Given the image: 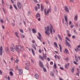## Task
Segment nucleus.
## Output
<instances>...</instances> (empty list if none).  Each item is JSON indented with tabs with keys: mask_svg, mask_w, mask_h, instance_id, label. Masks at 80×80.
Returning a JSON list of instances; mask_svg holds the SVG:
<instances>
[{
	"mask_svg": "<svg viewBox=\"0 0 80 80\" xmlns=\"http://www.w3.org/2000/svg\"><path fill=\"white\" fill-rule=\"evenodd\" d=\"M75 60L76 62H78V57L75 58Z\"/></svg>",
	"mask_w": 80,
	"mask_h": 80,
	"instance_id": "obj_34",
	"label": "nucleus"
},
{
	"mask_svg": "<svg viewBox=\"0 0 80 80\" xmlns=\"http://www.w3.org/2000/svg\"><path fill=\"white\" fill-rule=\"evenodd\" d=\"M15 48L13 44H12V46L11 47V50L12 52H13L15 51V49L14 48Z\"/></svg>",
	"mask_w": 80,
	"mask_h": 80,
	"instance_id": "obj_9",
	"label": "nucleus"
},
{
	"mask_svg": "<svg viewBox=\"0 0 80 80\" xmlns=\"http://www.w3.org/2000/svg\"><path fill=\"white\" fill-rule=\"evenodd\" d=\"M38 21H40V18H38Z\"/></svg>",
	"mask_w": 80,
	"mask_h": 80,
	"instance_id": "obj_64",
	"label": "nucleus"
},
{
	"mask_svg": "<svg viewBox=\"0 0 80 80\" xmlns=\"http://www.w3.org/2000/svg\"><path fill=\"white\" fill-rule=\"evenodd\" d=\"M64 9L65 10V11L67 12L68 13V12H69V10H68V8L67 6H65L64 7Z\"/></svg>",
	"mask_w": 80,
	"mask_h": 80,
	"instance_id": "obj_14",
	"label": "nucleus"
},
{
	"mask_svg": "<svg viewBox=\"0 0 80 80\" xmlns=\"http://www.w3.org/2000/svg\"><path fill=\"white\" fill-rule=\"evenodd\" d=\"M69 25H71L72 24V22L71 21H69Z\"/></svg>",
	"mask_w": 80,
	"mask_h": 80,
	"instance_id": "obj_55",
	"label": "nucleus"
},
{
	"mask_svg": "<svg viewBox=\"0 0 80 80\" xmlns=\"http://www.w3.org/2000/svg\"><path fill=\"white\" fill-rule=\"evenodd\" d=\"M45 33L47 35H50V32H49V26H48L47 28L45 27Z\"/></svg>",
	"mask_w": 80,
	"mask_h": 80,
	"instance_id": "obj_3",
	"label": "nucleus"
},
{
	"mask_svg": "<svg viewBox=\"0 0 80 80\" xmlns=\"http://www.w3.org/2000/svg\"><path fill=\"white\" fill-rule=\"evenodd\" d=\"M54 45L55 46L56 48H58V46L57 45V44L55 42H54Z\"/></svg>",
	"mask_w": 80,
	"mask_h": 80,
	"instance_id": "obj_23",
	"label": "nucleus"
},
{
	"mask_svg": "<svg viewBox=\"0 0 80 80\" xmlns=\"http://www.w3.org/2000/svg\"><path fill=\"white\" fill-rule=\"evenodd\" d=\"M39 63L41 67V68H43V63H42L41 61H39Z\"/></svg>",
	"mask_w": 80,
	"mask_h": 80,
	"instance_id": "obj_17",
	"label": "nucleus"
},
{
	"mask_svg": "<svg viewBox=\"0 0 80 80\" xmlns=\"http://www.w3.org/2000/svg\"><path fill=\"white\" fill-rule=\"evenodd\" d=\"M20 32H21V33H23V30H22V29H20Z\"/></svg>",
	"mask_w": 80,
	"mask_h": 80,
	"instance_id": "obj_42",
	"label": "nucleus"
},
{
	"mask_svg": "<svg viewBox=\"0 0 80 80\" xmlns=\"http://www.w3.org/2000/svg\"><path fill=\"white\" fill-rule=\"evenodd\" d=\"M69 1H70V2H72V3H73L74 1H73V0H69Z\"/></svg>",
	"mask_w": 80,
	"mask_h": 80,
	"instance_id": "obj_47",
	"label": "nucleus"
},
{
	"mask_svg": "<svg viewBox=\"0 0 80 80\" xmlns=\"http://www.w3.org/2000/svg\"><path fill=\"white\" fill-rule=\"evenodd\" d=\"M32 42L33 43H35V41L33 40L32 41Z\"/></svg>",
	"mask_w": 80,
	"mask_h": 80,
	"instance_id": "obj_49",
	"label": "nucleus"
},
{
	"mask_svg": "<svg viewBox=\"0 0 80 80\" xmlns=\"http://www.w3.org/2000/svg\"><path fill=\"white\" fill-rule=\"evenodd\" d=\"M18 62H19V60H18V59H16L15 60V62H16V63H18Z\"/></svg>",
	"mask_w": 80,
	"mask_h": 80,
	"instance_id": "obj_37",
	"label": "nucleus"
},
{
	"mask_svg": "<svg viewBox=\"0 0 80 80\" xmlns=\"http://www.w3.org/2000/svg\"><path fill=\"white\" fill-rule=\"evenodd\" d=\"M65 43L67 46H68L69 47H70L71 46H70V43L68 42H67V40H65Z\"/></svg>",
	"mask_w": 80,
	"mask_h": 80,
	"instance_id": "obj_10",
	"label": "nucleus"
},
{
	"mask_svg": "<svg viewBox=\"0 0 80 80\" xmlns=\"http://www.w3.org/2000/svg\"><path fill=\"white\" fill-rule=\"evenodd\" d=\"M64 19L66 22V23H65V25H66L67 26H68V22L67 16V15H64Z\"/></svg>",
	"mask_w": 80,
	"mask_h": 80,
	"instance_id": "obj_6",
	"label": "nucleus"
},
{
	"mask_svg": "<svg viewBox=\"0 0 80 80\" xmlns=\"http://www.w3.org/2000/svg\"><path fill=\"white\" fill-rule=\"evenodd\" d=\"M15 35L16 37H18V38H20V37H19V36L18 35V33H17V32H15Z\"/></svg>",
	"mask_w": 80,
	"mask_h": 80,
	"instance_id": "obj_25",
	"label": "nucleus"
},
{
	"mask_svg": "<svg viewBox=\"0 0 80 80\" xmlns=\"http://www.w3.org/2000/svg\"><path fill=\"white\" fill-rule=\"evenodd\" d=\"M8 80H10V77H9V76L8 77Z\"/></svg>",
	"mask_w": 80,
	"mask_h": 80,
	"instance_id": "obj_62",
	"label": "nucleus"
},
{
	"mask_svg": "<svg viewBox=\"0 0 80 80\" xmlns=\"http://www.w3.org/2000/svg\"><path fill=\"white\" fill-rule=\"evenodd\" d=\"M6 52H8L9 51V48H6Z\"/></svg>",
	"mask_w": 80,
	"mask_h": 80,
	"instance_id": "obj_33",
	"label": "nucleus"
},
{
	"mask_svg": "<svg viewBox=\"0 0 80 80\" xmlns=\"http://www.w3.org/2000/svg\"><path fill=\"white\" fill-rule=\"evenodd\" d=\"M38 35L39 37L37 36L38 39V40H39L41 42H42V39H41V34H40V33H38Z\"/></svg>",
	"mask_w": 80,
	"mask_h": 80,
	"instance_id": "obj_11",
	"label": "nucleus"
},
{
	"mask_svg": "<svg viewBox=\"0 0 80 80\" xmlns=\"http://www.w3.org/2000/svg\"><path fill=\"white\" fill-rule=\"evenodd\" d=\"M0 75H2V72L1 70H0Z\"/></svg>",
	"mask_w": 80,
	"mask_h": 80,
	"instance_id": "obj_54",
	"label": "nucleus"
},
{
	"mask_svg": "<svg viewBox=\"0 0 80 80\" xmlns=\"http://www.w3.org/2000/svg\"><path fill=\"white\" fill-rule=\"evenodd\" d=\"M39 52L40 53H41V49H39Z\"/></svg>",
	"mask_w": 80,
	"mask_h": 80,
	"instance_id": "obj_60",
	"label": "nucleus"
},
{
	"mask_svg": "<svg viewBox=\"0 0 80 80\" xmlns=\"http://www.w3.org/2000/svg\"><path fill=\"white\" fill-rule=\"evenodd\" d=\"M15 49L18 53H19L20 51H22L23 49V47L20 45L16 46Z\"/></svg>",
	"mask_w": 80,
	"mask_h": 80,
	"instance_id": "obj_1",
	"label": "nucleus"
},
{
	"mask_svg": "<svg viewBox=\"0 0 80 80\" xmlns=\"http://www.w3.org/2000/svg\"><path fill=\"white\" fill-rule=\"evenodd\" d=\"M60 68L61 69V70H63L64 69H63V67H60Z\"/></svg>",
	"mask_w": 80,
	"mask_h": 80,
	"instance_id": "obj_50",
	"label": "nucleus"
},
{
	"mask_svg": "<svg viewBox=\"0 0 80 80\" xmlns=\"http://www.w3.org/2000/svg\"><path fill=\"white\" fill-rule=\"evenodd\" d=\"M21 37L22 38H25V36H24V35H23V34L21 35Z\"/></svg>",
	"mask_w": 80,
	"mask_h": 80,
	"instance_id": "obj_43",
	"label": "nucleus"
},
{
	"mask_svg": "<svg viewBox=\"0 0 80 80\" xmlns=\"http://www.w3.org/2000/svg\"><path fill=\"white\" fill-rule=\"evenodd\" d=\"M58 45L60 47V52H62V48L61 47V46H60V44H58Z\"/></svg>",
	"mask_w": 80,
	"mask_h": 80,
	"instance_id": "obj_28",
	"label": "nucleus"
},
{
	"mask_svg": "<svg viewBox=\"0 0 80 80\" xmlns=\"http://www.w3.org/2000/svg\"><path fill=\"white\" fill-rule=\"evenodd\" d=\"M1 23H3V20L2 19H1L0 20Z\"/></svg>",
	"mask_w": 80,
	"mask_h": 80,
	"instance_id": "obj_44",
	"label": "nucleus"
},
{
	"mask_svg": "<svg viewBox=\"0 0 80 80\" xmlns=\"http://www.w3.org/2000/svg\"><path fill=\"white\" fill-rule=\"evenodd\" d=\"M32 32L33 33H37L36 30H35V29L34 28H32Z\"/></svg>",
	"mask_w": 80,
	"mask_h": 80,
	"instance_id": "obj_22",
	"label": "nucleus"
},
{
	"mask_svg": "<svg viewBox=\"0 0 80 80\" xmlns=\"http://www.w3.org/2000/svg\"><path fill=\"white\" fill-rule=\"evenodd\" d=\"M33 1H34V2L35 3H38V2H37V1L36 0H33Z\"/></svg>",
	"mask_w": 80,
	"mask_h": 80,
	"instance_id": "obj_58",
	"label": "nucleus"
},
{
	"mask_svg": "<svg viewBox=\"0 0 80 80\" xmlns=\"http://www.w3.org/2000/svg\"><path fill=\"white\" fill-rule=\"evenodd\" d=\"M9 74L11 76H13V72L12 71H10L9 72Z\"/></svg>",
	"mask_w": 80,
	"mask_h": 80,
	"instance_id": "obj_26",
	"label": "nucleus"
},
{
	"mask_svg": "<svg viewBox=\"0 0 80 80\" xmlns=\"http://www.w3.org/2000/svg\"><path fill=\"white\" fill-rule=\"evenodd\" d=\"M50 64L51 65H53V62H50Z\"/></svg>",
	"mask_w": 80,
	"mask_h": 80,
	"instance_id": "obj_57",
	"label": "nucleus"
},
{
	"mask_svg": "<svg viewBox=\"0 0 80 80\" xmlns=\"http://www.w3.org/2000/svg\"><path fill=\"white\" fill-rule=\"evenodd\" d=\"M47 60H48V61H50V58H47Z\"/></svg>",
	"mask_w": 80,
	"mask_h": 80,
	"instance_id": "obj_46",
	"label": "nucleus"
},
{
	"mask_svg": "<svg viewBox=\"0 0 80 80\" xmlns=\"http://www.w3.org/2000/svg\"><path fill=\"white\" fill-rule=\"evenodd\" d=\"M37 6H38V7L37 8V6H35V9L36 10V11H37V10L38 9H40V4H38Z\"/></svg>",
	"mask_w": 80,
	"mask_h": 80,
	"instance_id": "obj_13",
	"label": "nucleus"
},
{
	"mask_svg": "<svg viewBox=\"0 0 80 80\" xmlns=\"http://www.w3.org/2000/svg\"><path fill=\"white\" fill-rule=\"evenodd\" d=\"M41 11L42 12V11H43V5H42V4H41Z\"/></svg>",
	"mask_w": 80,
	"mask_h": 80,
	"instance_id": "obj_21",
	"label": "nucleus"
},
{
	"mask_svg": "<svg viewBox=\"0 0 80 80\" xmlns=\"http://www.w3.org/2000/svg\"><path fill=\"white\" fill-rule=\"evenodd\" d=\"M52 30H53V33H55V30L53 29V27L52 26V25L50 24L49 26V31H50L51 34H52Z\"/></svg>",
	"mask_w": 80,
	"mask_h": 80,
	"instance_id": "obj_4",
	"label": "nucleus"
},
{
	"mask_svg": "<svg viewBox=\"0 0 80 80\" xmlns=\"http://www.w3.org/2000/svg\"><path fill=\"white\" fill-rule=\"evenodd\" d=\"M70 27L71 28H72L74 27V26L73 25H71Z\"/></svg>",
	"mask_w": 80,
	"mask_h": 80,
	"instance_id": "obj_41",
	"label": "nucleus"
},
{
	"mask_svg": "<svg viewBox=\"0 0 80 80\" xmlns=\"http://www.w3.org/2000/svg\"><path fill=\"white\" fill-rule=\"evenodd\" d=\"M31 50L32 51V53L33 55H35V52H34V51L32 49H31Z\"/></svg>",
	"mask_w": 80,
	"mask_h": 80,
	"instance_id": "obj_31",
	"label": "nucleus"
},
{
	"mask_svg": "<svg viewBox=\"0 0 80 80\" xmlns=\"http://www.w3.org/2000/svg\"><path fill=\"white\" fill-rule=\"evenodd\" d=\"M75 50L76 52H77L78 51H80V45L76 47V49H75Z\"/></svg>",
	"mask_w": 80,
	"mask_h": 80,
	"instance_id": "obj_8",
	"label": "nucleus"
},
{
	"mask_svg": "<svg viewBox=\"0 0 80 80\" xmlns=\"http://www.w3.org/2000/svg\"><path fill=\"white\" fill-rule=\"evenodd\" d=\"M58 37L61 40H62V38H61L60 35L59 34H58Z\"/></svg>",
	"mask_w": 80,
	"mask_h": 80,
	"instance_id": "obj_30",
	"label": "nucleus"
},
{
	"mask_svg": "<svg viewBox=\"0 0 80 80\" xmlns=\"http://www.w3.org/2000/svg\"><path fill=\"white\" fill-rule=\"evenodd\" d=\"M69 63H68L67 64L65 65V68L66 69H68V67L69 66Z\"/></svg>",
	"mask_w": 80,
	"mask_h": 80,
	"instance_id": "obj_19",
	"label": "nucleus"
},
{
	"mask_svg": "<svg viewBox=\"0 0 80 80\" xmlns=\"http://www.w3.org/2000/svg\"><path fill=\"white\" fill-rule=\"evenodd\" d=\"M74 32L76 34H77V32H76V30H74Z\"/></svg>",
	"mask_w": 80,
	"mask_h": 80,
	"instance_id": "obj_56",
	"label": "nucleus"
},
{
	"mask_svg": "<svg viewBox=\"0 0 80 80\" xmlns=\"http://www.w3.org/2000/svg\"><path fill=\"white\" fill-rule=\"evenodd\" d=\"M66 39L67 40H68V41L69 42H70V39H68V38L66 37Z\"/></svg>",
	"mask_w": 80,
	"mask_h": 80,
	"instance_id": "obj_38",
	"label": "nucleus"
},
{
	"mask_svg": "<svg viewBox=\"0 0 80 80\" xmlns=\"http://www.w3.org/2000/svg\"><path fill=\"white\" fill-rule=\"evenodd\" d=\"M13 6L15 8L16 10H17V7L16 6V5L15 4H13Z\"/></svg>",
	"mask_w": 80,
	"mask_h": 80,
	"instance_id": "obj_35",
	"label": "nucleus"
},
{
	"mask_svg": "<svg viewBox=\"0 0 80 80\" xmlns=\"http://www.w3.org/2000/svg\"><path fill=\"white\" fill-rule=\"evenodd\" d=\"M54 9L55 11H57V7H54Z\"/></svg>",
	"mask_w": 80,
	"mask_h": 80,
	"instance_id": "obj_51",
	"label": "nucleus"
},
{
	"mask_svg": "<svg viewBox=\"0 0 80 80\" xmlns=\"http://www.w3.org/2000/svg\"><path fill=\"white\" fill-rule=\"evenodd\" d=\"M73 63L75 65H77V62H75V61L73 62Z\"/></svg>",
	"mask_w": 80,
	"mask_h": 80,
	"instance_id": "obj_52",
	"label": "nucleus"
},
{
	"mask_svg": "<svg viewBox=\"0 0 80 80\" xmlns=\"http://www.w3.org/2000/svg\"><path fill=\"white\" fill-rule=\"evenodd\" d=\"M32 47L35 50H36V47H35V44H32Z\"/></svg>",
	"mask_w": 80,
	"mask_h": 80,
	"instance_id": "obj_24",
	"label": "nucleus"
},
{
	"mask_svg": "<svg viewBox=\"0 0 80 80\" xmlns=\"http://www.w3.org/2000/svg\"><path fill=\"white\" fill-rule=\"evenodd\" d=\"M43 71L44 72H46V69H45V68H43Z\"/></svg>",
	"mask_w": 80,
	"mask_h": 80,
	"instance_id": "obj_39",
	"label": "nucleus"
},
{
	"mask_svg": "<svg viewBox=\"0 0 80 80\" xmlns=\"http://www.w3.org/2000/svg\"><path fill=\"white\" fill-rule=\"evenodd\" d=\"M18 66H16V68L17 70H18Z\"/></svg>",
	"mask_w": 80,
	"mask_h": 80,
	"instance_id": "obj_61",
	"label": "nucleus"
},
{
	"mask_svg": "<svg viewBox=\"0 0 80 80\" xmlns=\"http://www.w3.org/2000/svg\"><path fill=\"white\" fill-rule=\"evenodd\" d=\"M65 60H66V61H68V57H66V58L65 59Z\"/></svg>",
	"mask_w": 80,
	"mask_h": 80,
	"instance_id": "obj_40",
	"label": "nucleus"
},
{
	"mask_svg": "<svg viewBox=\"0 0 80 80\" xmlns=\"http://www.w3.org/2000/svg\"><path fill=\"white\" fill-rule=\"evenodd\" d=\"M54 67L55 68V69L57 68V65H56L55 63H54Z\"/></svg>",
	"mask_w": 80,
	"mask_h": 80,
	"instance_id": "obj_36",
	"label": "nucleus"
},
{
	"mask_svg": "<svg viewBox=\"0 0 80 80\" xmlns=\"http://www.w3.org/2000/svg\"><path fill=\"white\" fill-rule=\"evenodd\" d=\"M34 77L36 79H38L39 78V76L38 74H35Z\"/></svg>",
	"mask_w": 80,
	"mask_h": 80,
	"instance_id": "obj_18",
	"label": "nucleus"
},
{
	"mask_svg": "<svg viewBox=\"0 0 80 80\" xmlns=\"http://www.w3.org/2000/svg\"><path fill=\"white\" fill-rule=\"evenodd\" d=\"M50 74L52 77H54V73H53V72H51Z\"/></svg>",
	"mask_w": 80,
	"mask_h": 80,
	"instance_id": "obj_29",
	"label": "nucleus"
},
{
	"mask_svg": "<svg viewBox=\"0 0 80 80\" xmlns=\"http://www.w3.org/2000/svg\"><path fill=\"white\" fill-rule=\"evenodd\" d=\"M2 51V46H1L0 48V55H2V54L3 53V51Z\"/></svg>",
	"mask_w": 80,
	"mask_h": 80,
	"instance_id": "obj_15",
	"label": "nucleus"
},
{
	"mask_svg": "<svg viewBox=\"0 0 80 80\" xmlns=\"http://www.w3.org/2000/svg\"><path fill=\"white\" fill-rule=\"evenodd\" d=\"M19 75H22L23 73V70L22 69H18Z\"/></svg>",
	"mask_w": 80,
	"mask_h": 80,
	"instance_id": "obj_12",
	"label": "nucleus"
},
{
	"mask_svg": "<svg viewBox=\"0 0 80 80\" xmlns=\"http://www.w3.org/2000/svg\"><path fill=\"white\" fill-rule=\"evenodd\" d=\"M68 37H71V35L70 34H68Z\"/></svg>",
	"mask_w": 80,
	"mask_h": 80,
	"instance_id": "obj_59",
	"label": "nucleus"
},
{
	"mask_svg": "<svg viewBox=\"0 0 80 80\" xmlns=\"http://www.w3.org/2000/svg\"><path fill=\"white\" fill-rule=\"evenodd\" d=\"M65 50L66 53L68 54V53H69V52H68V50H67V49H65Z\"/></svg>",
	"mask_w": 80,
	"mask_h": 80,
	"instance_id": "obj_27",
	"label": "nucleus"
},
{
	"mask_svg": "<svg viewBox=\"0 0 80 80\" xmlns=\"http://www.w3.org/2000/svg\"><path fill=\"white\" fill-rule=\"evenodd\" d=\"M74 68H73L72 69H71V72L72 73H73V72H74Z\"/></svg>",
	"mask_w": 80,
	"mask_h": 80,
	"instance_id": "obj_32",
	"label": "nucleus"
},
{
	"mask_svg": "<svg viewBox=\"0 0 80 80\" xmlns=\"http://www.w3.org/2000/svg\"><path fill=\"white\" fill-rule=\"evenodd\" d=\"M59 80H64L63 79H62V78H61L60 77H59Z\"/></svg>",
	"mask_w": 80,
	"mask_h": 80,
	"instance_id": "obj_53",
	"label": "nucleus"
},
{
	"mask_svg": "<svg viewBox=\"0 0 80 80\" xmlns=\"http://www.w3.org/2000/svg\"><path fill=\"white\" fill-rule=\"evenodd\" d=\"M44 13L45 15H48L49 14V13H51V7L49 6V8H48L47 10L46 8L44 9Z\"/></svg>",
	"mask_w": 80,
	"mask_h": 80,
	"instance_id": "obj_2",
	"label": "nucleus"
},
{
	"mask_svg": "<svg viewBox=\"0 0 80 80\" xmlns=\"http://www.w3.org/2000/svg\"><path fill=\"white\" fill-rule=\"evenodd\" d=\"M72 38H75V37L74 36H72Z\"/></svg>",
	"mask_w": 80,
	"mask_h": 80,
	"instance_id": "obj_63",
	"label": "nucleus"
},
{
	"mask_svg": "<svg viewBox=\"0 0 80 80\" xmlns=\"http://www.w3.org/2000/svg\"><path fill=\"white\" fill-rule=\"evenodd\" d=\"M17 4L18 8L19 9H21V8H22V4H21V3H20V2H18L17 3Z\"/></svg>",
	"mask_w": 80,
	"mask_h": 80,
	"instance_id": "obj_7",
	"label": "nucleus"
},
{
	"mask_svg": "<svg viewBox=\"0 0 80 80\" xmlns=\"http://www.w3.org/2000/svg\"><path fill=\"white\" fill-rule=\"evenodd\" d=\"M30 13H31L30 11H28V15H30Z\"/></svg>",
	"mask_w": 80,
	"mask_h": 80,
	"instance_id": "obj_45",
	"label": "nucleus"
},
{
	"mask_svg": "<svg viewBox=\"0 0 80 80\" xmlns=\"http://www.w3.org/2000/svg\"><path fill=\"white\" fill-rule=\"evenodd\" d=\"M43 57H42L40 55H39V57L40 59H41V60H43V59H46L47 58V55L46 54H44V53H42Z\"/></svg>",
	"mask_w": 80,
	"mask_h": 80,
	"instance_id": "obj_5",
	"label": "nucleus"
},
{
	"mask_svg": "<svg viewBox=\"0 0 80 80\" xmlns=\"http://www.w3.org/2000/svg\"><path fill=\"white\" fill-rule=\"evenodd\" d=\"M25 69H26V70H28V68L27 67H25Z\"/></svg>",
	"mask_w": 80,
	"mask_h": 80,
	"instance_id": "obj_48",
	"label": "nucleus"
},
{
	"mask_svg": "<svg viewBox=\"0 0 80 80\" xmlns=\"http://www.w3.org/2000/svg\"><path fill=\"white\" fill-rule=\"evenodd\" d=\"M78 15L76 14V15L74 16V20L75 21H77L78 19Z\"/></svg>",
	"mask_w": 80,
	"mask_h": 80,
	"instance_id": "obj_16",
	"label": "nucleus"
},
{
	"mask_svg": "<svg viewBox=\"0 0 80 80\" xmlns=\"http://www.w3.org/2000/svg\"><path fill=\"white\" fill-rule=\"evenodd\" d=\"M36 18H38V17H40V15L39 13H37L36 15Z\"/></svg>",
	"mask_w": 80,
	"mask_h": 80,
	"instance_id": "obj_20",
	"label": "nucleus"
}]
</instances>
